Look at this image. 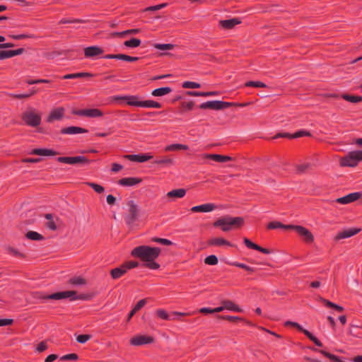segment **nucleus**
Segmentation results:
<instances>
[{"label":"nucleus","mask_w":362,"mask_h":362,"mask_svg":"<svg viewBox=\"0 0 362 362\" xmlns=\"http://www.w3.org/2000/svg\"><path fill=\"white\" fill-rule=\"evenodd\" d=\"M320 301L322 302V303L324 304L325 306L327 307V308H333V309H336V307H337V304L336 303H334L331 301H329V300H327L325 298H320Z\"/></svg>","instance_id":"603ef678"},{"label":"nucleus","mask_w":362,"mask_h":362,"mask_svg":"<svg viewBox=\"0 0 362 362\" xmlns=\"http://www.w3.org/2000/svg\"><path fill=\"white\" fill-rule=\"evenodd\" d=\"M140 30L139 29H131V30H125V31H123V32H121V33H113L112 34V35L113 37H124L127 34H136L138 33H139Z\"/></svg>","instance_id":"e433bc0d"},{"label":"nucleus","mask_w":362,"mask_h":362,"mask_svg":"<svg viewBox=\"0 0 362 362\" xmlns=\"http://www.w3.org/2000/svg\"><path fill=\"white\" fill-rule=\"evenodd\" d=\"M200 313L206 315V314L214 313V310H213V308H202L199 310H198L197 311L193 312V313Z\"/></svg>","instance_id":"13d9d810"},{"label":"nucleus","mask_w":362,"mask_h":362,"mask_svg":"<svg viewBox=\"0 0 362 362\" xmlns=\"http://www.w3.org/2000/svg\"><path fill=\"white\" fill-rule=\"evenodd\" d=\"M12 57L11 51H1L0 52V60Z\"/></svg>","instance_id":"bf43d9fd"},{"label":"nucleus","mask_w":362,"mask_h":362,"mask_svg":"<svg viewBox=\"0 0 362 362\" xmlns=\"http://www.w3.org/2000/svg\"><path fill=\"white\" fill-rule=\"evenodd\" d=\"M342 98L354 103H356L358 102L362 101V96H355V95H350L347 94L342 95Z\"/></svg>","instance_id":"c9c22d12"},{"label":"nucleus","mask_w":362,"mask_h":362,"mask_svg":"<svg viewBox=\"0 0 362 362\" xmlns=\"http://www.w3.org/2000/svg\"><path fill=\"white\" fill-rule=\"evenodd\" d=\"M209 245H226L228 246H232V245L222 238H212L209 241Z\"/></svg>","instance_id":"7c9ffc66"},{"label":"nucleus","mask_w":362,"mask_h":362,"mask_svg":"<svg viewBox=\"0 0 362 362\" xmlns=\"http://www.w3.org/2000/svg\"><path fill=\"white\" fill-rule=\"evenodd\" d=\"M127 206L128 209L124 216V221L128 226L132 227L139 216L140 209L139 206L132 200L127 201Z\"/></svg>","instance_id":"7ed1b4c3"},{"label":"nucleus","mask_w":362,"mask_h":362,"mask_svg":"<svg viewBox=\"0 0 362 362\" xmlns=\"http://www.w3.org/2000/svg\"><path fill=\"white\" fill-rule=\"evenodd\" d=\"M234 266H236L238 267H240V268H243L247 271H249L250 272H253L254 271V269L252 268V267H250L244 264H242V263H238V262H235L233 264Z\"/></svg>","instance_id":"69168bd1"},{"label":"nucleus","mask_w":362,"mask_h":362,"mask_svg":"<svg viewBox=\"0 0 362 362\" xmlns=\"http://www.w3.org/2000/svg\"><path fill=\"white\" fill-rule=\"evenodd\" d=\"M115 99H121L127 101V103L132 106H142V101H139L136 96L117 97Z\"/></svg>","instance_id":"4be33fe9"},{"label":"nucleus","mask_w":362,"mask_h":362,"mask_svg":"<svg viewBox=\"0 0 362 362\" xmlns=\"http://www.w3.org/2000/svg\"><path fill=\"white\" fill-rule=\"evenodd\" d=\"M160 252V250L158 247L142 245L135 247L132 250V255L146 262V266L147 267L151 269H156L159 267V265L154 262V259L158 257Z\"/></svg>","instance_id":"f257e3e1"},{"label":"nucleus","mask_w":362,"mask_h":362,"mask_svg":"<svg viewBox=\"0 0 362 362\" xmlns=\"http://www.w3.org/2000/svg\"><path fill=\"white\" fill-rule=\"evenodd\" d=\"M209 108L214 110H220L219 100L209 101Z\"/></svg>","instance_id":"4d7b16f0"},{"label":"nucleus","mask_w":362,"mask_h":362,"mask_svg":"<svg viewBox=\"0 0 362 362\" xmlns=\"http://www.w3.org/2000/svg\"><path fill=\"white\" fill-rule=\"evenodd\" d=\"M216 318L222 320H228L229 322H240L245 320V318L238 316L232 315H217Z\"/></svg>","instance_id":"c85d7f7f"},{"label":"nucleus","mask_w":362,"mask_h":362,"mask_svg":"<svg viewBox=\"0 0 362 362\" xmlns=\"http://www.w3.org/2000/svg\"><path fill=\"white\" fill-rule=\"evenodd\" d=\"M244 243L245 244V245L250 248H252V249H254V250H256L257 248H258V245L253 243L251 240H250L249 239L247 238H244Z\"/></svg>","instance_id":"680f3d73"},{"label":"nucleus","mask_w":362,"mask_h":362,"mask_svg":"<svg viewBox=\"0 0 362 362\" xmlns=\"http://www.w3.org/2000/svg\"><path fill=\"white\" fill-rule=\"evenodd\" d=\"M103 53V49L97 46H91L85 48L84 54L87 58H93Z\"/></svg>","instance_id":"2eb2a0df"},{"label":"nucleus","mask_w":362,"mask_h":362,"mask_svg":"<svg viewBox=\"0 0 362 362\" xmlns=\"http://www.w3.org/2000/svg\"><path fill=\"white\" fill-rule=\"evenodd\" d=\"M87 185L92 187L96 192L101 194L104 192V187L93 182H88Z\"/></svg>","instance_id":"8fccbe9b"},{"label":"nucleus","mask_w":362,"mask_h":362,"mask_svg":"<svg viewBox=\"0 0 362 362\" xmlns=\"http://www.w3.org/2000/svg\"><path fill=\"white\" fill-rule=\"evenodd\" d=\"M245 86H252L256 88H266L267 85L260 81H248L245 83Z\"/></svg>","instance_id":"09e8293b"},{"label":"nucleus","mask_w":362,"mask_h":362,"mask_svg":"<svg viewBox=\"0 0 362 362\" xmlns=\"http://www.w3.org/2000/svg\"><path fill=\"white\" fill-rule=\"evenodd\" d=\"M31 153L39 156H54L57 154L54 151L46 148H35L31 151Z\"/></svg>","instance_id":"393cba45"},{"label":"nucleus","mask_w":362,"mask_h":362,"mask_svg":"<svg viewBox=\"0 0 362 362\" xmlns=\"http://www.w3.org/2000/svg\"><path fill=\"white\" fill-rule=\"evenodd\" d=\"M153 47L160 50H171L175 47V45L173 44H154Z\"/></svg>","instance_id":"58836bf2"},{"label":"nucleus","mask_w":362,"mask_h":362,"mask_svg":"<svg viewBox=\"0 0 362 362\" xmlns=\"http://www.w3.org/2000/svg\"><path fill=\"white\" fill-rule=\"evenodd\" d=\"M85 116L88 117H98L103 116V112L98 109L85 110Z\"/></svg>","instance_id":"473e14b6"},{"label":"nucleus","mask_w":362,"mask_h":362,"mask_svg":"<svg viewBox=\"0 0 362 362\" xmlns=\"http://www.w3.org/2000/svg\"><path fill=\"white\" fill-rule=\"evenodd\" d=\"M291 229H294L306 243H312L314 240L313 234L307 228L300 226H293Z\"/></svg>","instance_id":"1a4fd4ad"},{"label":"nucleus","mask_w":362,"mask_h":362,"mask_svg":"<svg viewBox=\"0 0 362 362\" xmlns=\"http://www.w3.org/2000/svg\"><path fill=\"white\" fill-rule=\"evenodd\" d=\"M146 303V299L140 300L134 307V309L136 311H139L140 309H141Z\"/></svg>","instance_id":"e2e57ef3"},{"label":"nucleus","mask_w":362,"mask_h":362,"mask_svg":"<svg viewBox=\"0 0 362 362\" xmlns=\"http://www.w3.org/2000/svg\"><path fill=\"white\" fill-rule=\"evenodd\" d=\"M243 223L244 220L242 217L226 216L217 219L214 223V226L220 227L224 232H228L232 229L241 227Z\"/></svg>","instance_id":"f03ea898"},{"label":"nucleus","mask_w":362,"mask_h":362,"mask_svg":"<svg viewBox=\"0 0 362 362\" xmlns=\"http://www.w3.org/2000/svg\"><path fill=\"white\" fill-rule=\"evenodd\" d=\"M69 282L75 286H83L86 284V280L82 276H73L70 279Z\"/></svg>","instance_id":"72a5a7b5"},{"label":"nucleus","mask_w":362,"mask_h":362,"mask_svg":"<svg viewBox=\"0 0 362 362\" xmlns=\"http://www.w3.org/2000/svg\"><path fill=\"white\" fill-rule=\"evenodd\" d=\"M309 167H310V164L309 163H304V164H301V165H298L297 166V170H298V173H303Z\"/></svg>","instance_id":"338daca9"},{"label":"nucleus","mask_w":362,"mask_h":362,"mask_svg":"<svg viewBox=\"0 0 362 362\" xmlns=\"http://www.w3.org/2000/svg\"><path fill=\"white\" fill-rule=\"evenodd\" d=\"M188 146L183 144H175L167 146L165 148L166 151H171L175 150H187Z\"/></svg>","instance_id":"f704fd0d"},{"label":"nucleus","mask_w":362,"mask_h":362,"mask_svg":"<svg viewBox=\"0 0 362 362\" xmlns=\"http://www.w3.org/2000/svg\"><path fill=\"white\" fill-rule=\"evenodd\" d=\"M155 163L159 164V165H173L174 163V161L173 159L168 158V157H163L160 160L155 161Z\"/></svg>","instance_id":"c03bdc74"},{"label":"nucleus","mask_w":362,"mask_h":362,"mask_svg":"<svg viewBox=\"0 0 362 362\" xmlns=\"http://www.w3.org/2000/svg\"><path fill=\"white\" fill-rule=\"evenodd\" d=\"M204 262L209 265H216L218 263V258L216 256L212 255L210 256H208L205 259Z\"/></svg>","instance_id":"a18cd8bd"},{"label":"nucleus","mask_w":362,"mask_h":362,"mask_svg":"<svg viewBox=\"0 0 362 362\" xmlns=\"http://www.w3.org/2000/svg\"><path fill=\"white\" fill-rule=\"evenodd\" d=\"M291 227H293V225H284L279 221L270 222L267 226V228L269 229H276V228L291 229Z\"/></svg>","instance_id":"c756f323"},{"label":"nucleus","mask_w":362,"mask_h":362,"mask_svg":"<svg viewBox=\"0 0 362 362\" xmlns=\"http://www.w3.org/2000/svg\"><path fill=\"white\" fill-rule=\"evenodd\" d=\"M141 179L138 177H125L119 180V184L122 186L131 187L139 184Z\"/></svg>","instance_id":"f3484780"},{"label":"nucleus","mask_w":362,"mask_h":362,"mask_svg":"<svg viewBox=\"0 0 362 362\" xmlns=\"http://www.w3.org/2000/svg\"><path fill=\"white\" fill-rule=\"evenodd\" d=\"M216 206L213 204H205L199 206H193L191 209L192 212H209L213 211Z\"/></svg>","instance_id":"a211bd4d"},{"label":"nucleus","mask_w":362,"mask_h":362,"mask_svg":"<svg viewBox=\"0 0 362 362\" xmlns=\"http://www.w3.org/2000/svg\"><path fill=\"white\" fill-rule=\"evenodd\" d=\"M22 119L26 124L31 127H37L41 122V117L33 107H29L22 114Z\"/></svg>","instance_id":"423d86ee"},{"label":"nucleus","mask_w":362,"mask_h":362,"mask_svg":"<svg viewBox=\"0 0 362 362\" xmlns=\"http://www.w3.org/2000/svg\"><path fill=\"white\" fill-rule=\"evenodd\" d=\"M182 87L185 88H199L201 87V85L195 82L185 81L183 83Z\"/></svg>","instance_id":"49530a36"},{"label":"nucleus","mask_w":362,"mask_h":362,"mask_svg":"<svg viewBox=\"0 0 362 362\" xmlns=\"http://www.w3.org/2000/svg\"><path fill=\"white\" fill-rule=\"evenodd\" d=\"M160 104L153 101V100H145L142 101V106L143 107H154V108H160Z\"/></svg>","instance_id":"ea45409f"},{"label":"nucleus","mask_w":362,"mask_h":362,"mask_svg":"<svg viewBox=\"0 0 362 362\" xmlns=\"http://www.w3.org/2000/svg\"><path fill=\"white\" fill-rule=\"evenodd\" d=\"M186 194V190L184 189H173L167 193L166 196L169 198L175 199V198H182Z\"/></svg>","instance_id":"a878e982"},{"label":"nucleus","mask_w":362,"mask_h":362,"mask_svg":"<svg viewBox=\"0 0 362 362\" xmlns=\"http://www.w3.org/2000/svg\"><path fill=\"white\" fill-rule=\"evenodd\" d=\"M40 300L42 303L45 302L47 300H61L67 299L69 302L77 300H90L92 296H30Z\"/></svg>","instance_id":"39448f33"},{"label":"nucleus","mask_w":362,"mask_h":362,"mask_svg":"<svg viewBox=\"0 0 362 362\" xmlns=\"http://www.w3.org/2000/svg\"><path fill=\"white\" fill-rule=\"evenodd\" d=\"M167 6V4H161L156 6H149L145 9L146 11H156L160 10L161 8H165Z\"/></svg>","instance_id":"864d4df0"},{"label":"nucleus","mask_w":362,"mask_h":362,"mask_svg":"<svg viewBox=\"0 0 362 362\" xmlns=\"http://www.w3.org/2000/svg\"><path fill=\"white\" fill-rule=\"evenodd\" d=\"M285 326H292L296 328L298 331L303 333L310 340H311L316 346L319 347L323 346L322 343L315 337L314 336L310 331L304 329L297 322L292 321H286L284 323Z\"/></svg>","instance_id":"0eeeda50"},{"label":"nucleus","mask_w":362,"mask_h":362,"mask_svg":"<svg viewBox=\"0 0 362 362\" xmlns=\"http://www.w3.org/2000/svg\"><path fill=\"white\" fill-rule=\"evenodd\" d=\"M37 90L34 88L30 90V92L28 94H9L10 96L15 98H27L30 97L31 95L35 94Z\"/></svg>","instance_id":"79ce46f5"},{"label":"nucleus","mask_w":362,"mask_h":362,"mask_svg":"<svg viewBox=\"0 0 362 362\" xmlns=\"http://www.w3.org/2000/svg\"><path fill=\"white\" fill-rule=\"evenodd\" d=\"M187 94L191 96H214L218 94L216 91L211 92H197V91H187Z\"/></svg>","instance_id":"2f4dec72"},{"label":"nucleus","mask_w":362,"mask_h":362,"mask_svg":"<svg viewBox=\"0 0 362 362\" xmlns=\"http://www.w3.org/2000/svg\"><path fill=\"white\" fill-rule=\"evenodd\" d=\"M118 59L133 62L137 61L139 58L136 57H130L123 54H119Z\"/></svg>","instance_id":"de8ad7c7"},{"label":"nucleus","mask_w":362,"mask_h":362,"mask_svg":"<svg viewBox=\"0 0 362 362\" xmlns=\"http://www.w3.org/2000/svg\"><path fill=\"white\" fill-rule=\"evenodd\" d=\"M47 349V344L45 341H41L40 344H38L36 351L37 352H42L45 351Z\"/></svg>","instance_id":"052dcab7"},{"label":"nucleus","mask_w":362,"mask_h":362,"mask_svg":"<svg viewBox=\"0 0 362 362\" xmlns=\"http://www.w3.org/2000/svg\"><path fill=\"white\" fill-rule=\"evenodd\" d=\"M361 230L359 228H349L338 233L335 237L336 240L348 238L357 234Z\"/></svg>","instance_id":"f8f14e48"},{"label":"nucleus","mask_w":362,"mask_h":362,"mask_svg":"<svg viewBox=\"0 0 362 362\" xmlns=\"http://www.w3.org/2000/svg\"><path fill=\"white\" fill-rule=\"evenodd\" d=\"M64 112H65V110L62 107L53 109L50 112V113L47 119V122L52 123L56 120L62 119L64 117Z\"/></svg>","instance_id":"9d476101"},{"label":"nucleus","mask_w":362,"mask_h":362,"mask_svg":"<svg viewBox=\"0 0 362 362\" xmlns=\"http://www.w3.org/2000/svg\"><path fill=\"white\" fill-rule=\"evenodd\" d=\"M6 250L11 255H16L18 257H24V255L21 252H20L18 250H16V248H14L13 247L8 246L6 247Z\"/></svg>","instance_id":"5fc2aeb1"},{"label":"nucleus","mask_w":362,"mask_h":362,"mask_svg":"<svg viewBox=\"0 0 362 362\" xmlns=\"http://www.w3.org/2000/svg\"><path fill=\"white\" fill-rule=\"evenodd\" d=\"M221 304L223 305L225 310L238 313L243 312V310L242 308H240L238 305H236L231 300H224L221 302Z\"/></svg>","instance_id":"dca6fc26"},{"label":"nucleus","mask_w":362,"mask_h":362,"mask_svg":"<svg viewBox=\"0 0 362 362\" xmlns=\"http://www.w3.org/2000/svg\"><path fill=\"white\" fill-rule=\"evenodd\" d=\"M361 197V194L360 192H354L349 194L344 197L338 198L337 199V202L341 204H347L358 199Z\"/></svg>","instance_id":"9b49d317"},{"label":"nucleus","mask_w":362,"mask_h":362,"mask_svg":"<svg viewBox=\"0 0 362 362\" xmlns=\"http://www.w3.org/2000/svg\"><path fill=\"white\" fill-rule=\"evenodd\" d=\"M124 158L132 160V161H137L140 163L145 162L148 160L152 158V156L150 155H126Z\"/></svg>","instance_id":"aec40b11"},{"label":"nucleus","mask_w":362,"mask_h":362,"mask_svg":"<svg viewBox=\"0 0 362 362\" xmlns=\"http://www.w3.org/2000/svg\"><path fill=\"white\" fill-rule=\"evenodd\" d=\"M13 320L12 319H0V327H4L12 325Z\"/></svg>","instance_id":"0e129e2a"},{"label":"nucleus","mask_w":362,"mask_h":362,"mask_svg":"<svg viewBox=\"0 0 362 362\" xmlns=\"http://www.w3.org/2000/svg\"><path fill=\"white\" fill-rule=\"evenodd\" d=\"M140 44L141 40L136 38H132L130 40H127L124 43V45L128 47H137Z\"/></svg>","instance_id":"4c0bfd02"},{"label":"nucleus","mask_w":362,"mask_h":362,"mask_svg":"<svg viewBox=\"0 0 362 362\" xmlns=\"http://www.w3.org/2000/svg\"><path fill=\"white\" fill-rule=\"evenodd\" d=\"M153 341L154 338L151 336L138 335L131 339L130 344L133 346H141L151 344Z\"/></svg>","instance_id":"6e6552de"},{"label":"nucleus","mask_w":362,"mask_h":362,"mask_svg":"<svg viewBox=\"0 0 362 362\" xmlns=\"http://www.w3.org/2000/svg\"><path fill=\"white\" fill-rule=\"evenodd\" d=\"M219 105H220V110H222V109L229 107L230 106H233L235 105V103L219 101Z\"/></svg>","instance_id":"774afa93"},{"label":"nucleus","mask_w":362,"mask_h":362,"mask_svg":"<svg viewBox=\"0 0 362 362\" xmlns=\"http://www.w3.org/2000/svg\"><path fill=\"white\" fill-rule=\"evenodd\" d=\"M309 349H310L311 350L314 351H318L320 352V354H322L323 356H325V357L328 358L332 362H338L340 359V358L334 354H332L329 352H327L326 351H324V350H319L315 347H309Z\"/></svg>","instance_id":"b1692460"},{"label":"nucleus","mask_w":362,"mask_h":362,"mask_svg":"<svg viewBox=\"0 0 362 362\" xmlns=\"http://www.w3.org/2000/svg\"><path fill=\"white\" fill-rule=\"evenodd\" d=\"M241 23V21L238 18H233L228 20H221L219 21L220 25L224 29H232L235 25Z\"/></svg>","instance_id":"4468645a"},{"label":"nucleus","mask_w":362,"mask_h":362,"mask_svg":"<svg viewBox=\"0 0 362 362\" xmlns=\"http://www.w3.org/2000/svg\"><path fill=\"white\" fill-rule=\"evenodd\" d=\"M87 132V129L78 127H69L62 129V134H76Z\"/></svg>","instance_id":"412c9836"},{"label":"nucleus","mask_w":362,"mask_h":362,"mask_svg":"<svg viewBox=\"0 0 362 362\" xmlns=\"http://www.w3.org/2000/svg\"><path fill=\"white\" fill-rule=\"evenodd\" d=\"M91 338L90 334H80L77 337L76 341L80 344H84Z\"/></svg>","instance_id":"3c124183"},{"label":"nucleus","mask_w":362,"mask_h":362,"mask_svg":"<svg viewBox=\"0 0 362 362\" xmlns=\"http://www.w3.org/2000/svg\"><path fill=\"white\" fill-rule=\"evenodd\" d=\"M86 76H90L88 73H76V74H67L64 76V78L65 79H72V78H76L80 77H83Z\"/></svg>","instance_id":"37998d69"},{"label":"nucleus","mask_w":362,"mask_h":362,"mask_svg":"<svg viewBox=\"0 0 362 362\" xmlns=\"http://www.w3.org/2000/svg\"><path fill=\"white\" fill-rule=\"evenodd\" d=\"M58 160L61 163H64L67 164H76L78 163H85L87 161L86 158L83 156H76V157H59L58 158Z\"/></svg>","instance_id":"ddd939ff"},{"label":"nucleus","mask_w":362,"mask_h":362,"mask_svg":"<svg viewBox=\"0 0 362 362\" xmlns=\"http://www.w3.org/2000/svg\"><path fill=\"white\" fill-rule=\"evenodd\" d=\"M26 237L28 239L33 240H40L43 239V237L37 232L35 231H29L26 234Z\"/></svg>","instance_id":"a19ab883"},{"label":"nucleus","mask_w":362,"mask_h":362,"mask_svg":"<svg viewBox=\"0 0 362 362\" xmlns=\"http://www.w3.org/2000/svg\"><path fill=\"white\" fill-rule=\"evenodd\" d=\"M153 240L154 242H156V243H160V244H163V245H170L173 244V243L168 240V239H164V238H153Z\"/></svg>","instance_id":"6e6d98bb"},{"label":"nucleus","mask_w":362,"mask_h":362,"mask_svg":"<svg viewBox=\"0 0 362 362\" xmlns=\"http://www.w3.org/2000/svg\"><path fill=\"white\" fill-rule=\"evenodd\" d=\"M127 272V267L122 266L121 267L115 268L111 271V276L114 279H119Z\"/></svg>","instance_id":"bb28decb"},{"label":"nucleus","mask_w":362,"mask_h":362,"mask_svg":"<svg viewBox=\"0 0 362 362\" xmlns=\"http://www.w3.org/2000/svg\"><path fill=\"white\" fill-rule=\"evenodd\" d=\"M155 315L158 318L164 320H175V318L173 317L172 314L170 315L164 309H158L155 312Z\"/></svg>","instance_id":"5701e85b"},{"label":"nucleus","mask_w":362,"mask_h":362,"mask_svg":"<svg viewBox=\"0 0 362 362\" xmlns=\"http://www.w3.org/2000/svg\"><path fill=\"white\" fill-rule=\"evenodd\" d=\"M171 91H172V90L170 88L163 87V88H159L155 89L154 90H153L151 94L153 96L160 97V96L165 95L170 93Z\"/></svg>","instance_id":"cd10ccee"},{"label":"nucleus","mask_w":362,"mask_h":362,"mask_svg":"<svg viewBox=\"0 0 362 362\" xmlns=\"http://www.w3.org/2000/svg\"><path fill=\"white\" fill-rule=\"evenodd\" d=\"M204 157L206 158L212 159L219 163H224L232 160V158L230 156H222L219 154H205Z\"/></svg>","instance_id":"6ab92c4d"},{"label":"nucleus","mask_w":362,"mask_h":362,"mask_svg":"<svg viewBox=\"0 0 362 362\" xmlns=\"http://www.w3.org/2000/svg\"><path fill=\"white\" fill-rule=\"evenodd\" d=\"M359 161H362V151H354L341 158L339 163L342 167H355Z\"/></svg>","instance_id":"20e7f679"}]
</instances>
